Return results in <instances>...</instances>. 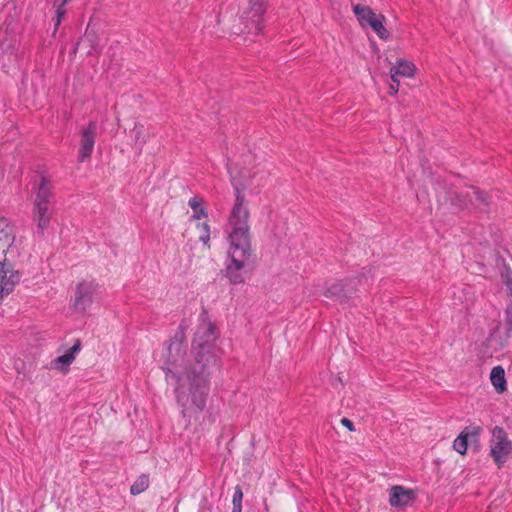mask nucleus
<instances>
[{
    "instance_id": "25",
    "label": "nucleus",
    "mask_w": 512,
    "mask_h": 512,
    "mask_svg": "<svg viewBox=\"0 0 512 512\" xmlns=\"http://www.w3.org/2000/svg\"><path fill=\"white\" fill-rule=\"evenodd\" d=\"M242 500H243V493L239 486L235 488L233 499H232V512H242Z\"/></svg>"
},
{
    "instance_id": "19",
    "label": "nucleus",
    "mask_w": 512,
    "mask_h": 512,
    "mask_svg": "<svg viewBox=\"0 0 512 512\" xmlns=\"http://www.w3.org/2000/svg\"><path fill=\"white\" fill-rule=\"evenodd\" d=\"M384 21L385 17L383 15L375 14V16L368 21L367 26L371 27V29L379 36V38L386 40L390 37V33L383 25Z\"/></svg>"
},
{
    "instance_id": "14",
    "label": "nucleus",
    "mask_w": 512,
    "mask_h": 512,
    "mask_svg": "<svg viewBox=\"0 0 512 512\" xmlns=\"http://www.w3.org/2000/svg\"><path fill=\"white\" fill-rule=\"evenodd\" d=\"M19 280L18 272L12 269L10 262H7L3 272H0V301L13 291Z\"/></svg>"
},
{
    "instance_id": "10",
    "label": "nucleus",
    "mask_w": 512,
    "mask_h": 512,
    "mask_svg": "<svg viewBox=\"0 0 512 512\" xmlns=\"http://www.w3.org/2000/svg\"><path fill=\"white\" fill-rule=\"evenodd\" d=\"M96 135L97 125L95 122H90L87 126L81 129L80 146L78 150L79 162H85L91 157L95 146Z\"/></svg>"
},
{
    "instance_id": "29",
    "label": "nucleus",
    "mask_w": 512,
    "mask_h": 512,
    "mask_svg": "<svg viewBox=\"0 0 512 512\" xmlns=\"http://www.w3.org/2000/svg\"><path fill=\"white\" fill-rule=\"evenodd\" d=\"M9 252L7 251H1L0 250V272H3V269H4V265H6L8 261V258H7V254Z\"/></svg>"
},
{
    "instance_id": "15",
    "label": "nucleus",
    "mask_w": 512,
    "mask_h": 512,
    "mask_svg": "<svg viewBox=\"0 0 512 512\" xmlns=\"http://www.w3.org/2000/svg\"><path fill=\"white\" fill-rule=\"evenodd\" d=\"M416 73L415 66H391L389 79V94L395 95L399 90L402 78H412Z\"/></svg>"
},
{
    "instance_id": "5",
    "label": "nucleus",
    "mask_w": 512,
    "mask_h": 512,
    "mask_svg": "<svg viewBox=\"0 0 512 512\" xmlns=\"http://www.w3.org/2000/svg\"><path fill=\"white\" fill-rule=\"evenodd\" d=\"M53 200L54 194L51 183L45 177H41L32 208V220L36 224L35 234L39 237L44 236L50 225L52 218L50 205Z\"/></svg>"
},
{
    "instance_id": "17",
    "label": "nucleus",
    "mask_w": 512,
    "mask_h": 512,
    "mask_svg": "<svg viewBox=\"0 0 512 512\" xmlns=\"http://www.w3.org/2000/svg\"><path fill=\"white\" fill-rule=\"evenodd\" d=\"M188 206L192 210L190 221H199L208 217V211L205 207L204 199L200 196H193L188 201Z\"/></svg>"
},
{
    "instance_id": "7",
    "label": "nucleus",
    "mask_w": 512,
    "mask_h": 512,
    "mask_svg": "<svg viewBox=\"0 0 512 512\" xmlns=\"http://www.w3.org/2000/svg\"><path fill=\"white\" fill-rule=\"evenodd\" d=\"M489 455L499 469L512 457V440H510L507 432L500 426H495L491 429Z\"/></svg>"
},
{
    "instance_id": "12",
    "label": "nucleus",
    "mask_w": 512,
    "mask_h": 512,
    "mask_svg": "<svg viewBox=\"0 0 512 512\" xmlns=\"http://www.w3.org/2000/svg\"><path fill=\"white\" fill-rule=\"evenodd\" d=\"M414 499V491L400 485L393 486L389 491V503L392 507H407Z\"/></svg>"
},
{
    "instance_id": "24",
    "label": "nucleus",
    "mask_w": 512,
    "mask_h": 512,
    "mask_svg": "<svg viewBox=\"0 0 512 512\" xmlns=\"http://www.w3.org/2000/svg\"><path fill=\"white\" fill-rule=\"evenodd\" d=\"M343 293V286L339 283L330 284L325 291V296L335 300H341Z\"/></svg>"
},
{
    "instance_id": "8",
    "label": "nucleus",
    "mask_w": 512,
    "mask_h": 512,
    "mask_svg": "<svg viewBox=\"0 0 512 512\" xmlns=\"http://www.w3.org/2000/svg\"><path fill=\"white\" fill-rule=\"evenodd\" d=\"M100 295V286L94 280H84L76 287L73 307L78 312H85Z\"/></svg>"
},
{
    "instance_id": "9",
    "label": "nucleus",
    "mask_w": 512,
    "mask_h": 512,
    "mask_svg": "<svg viewBox=\"0 0 512 512\" xmlns=\"http://www.w3.org/2000/svg\"><path fill=\"white\" fill-rule=\"evenodd\" d=\"M482 433L483 427L480 425L471 424L466 426L453 441V449L457 453L465 455L468 444L479 446Z\"/></svg>"
},
{
    "instance_id": "33",
    "label": "nucleus",
    "mask_w": 512,
    "mask_h": 512,
    "mask_svg": "<svg viewBox=\"0 0 512 512\" xmlns=\"http://www.w3.org/2000/svg\"><path fill=\"white\" fill-rule=\"evenodd\" d=\"M207 418H208L209 423H213L216 420V417L212 413H209Z\"/></svg>"
},
{
    "instance_id": "26",
    "label": "nucleus",
    "mask_w": 512,
    "mask_h": 512,
    "mask_svg": "<svg viewBox=\"0 0 512 512\" xmlns=\"http://www.w3.org/2000/svg\"><path fill=\"white\" fill-rule=\"evenodd\" d=\"M56 6V19H55V25H54V31L53 33L55 34L62 19L64 18L65 14H66V10L64 8V6H61V5H55Z\"/></svg>"
},
{
    "instance_id": "21",
    "label": "nucleus",
    "mask_w": 512,
    "mask_h": 512,
    "mask_svg": "<svg viewBox=\"0 0 512 512\" xmlns=\"http://www.w3.org/2000/svg\"><path fill=\"white\" fill-rule=\"evenodd\" d=\"M196 229L198 231L199 241L203 244L204 247L207 249H210V235H211V228L210 225L205 222H199L196 224Z\"/></svg>"
},
{
    "instance_id": "31",
    "label": "nucleus",
    "mask_w": 512,
    "mask_h": 512,
    "mask_svg": "<svg viewBox=\"0 0 512 512\" xmlns=\"http://www.w3.org/2000/svg\"><path fill=\"white\" fill-rule=\"evenodd\" d=\"M341 423H342L345 427H347L350 431H353V430H354L353 423H352V421H350L349 419H347V418H343V419L341 420Z\"/></svg>"
},
{
    "instance_id": "34",
    "label": "nucleus",
    "mask_w": 512,
    "mask_h": 512,
    "mask_svg": "<svg viewBox=\"0 0 512 512\" xmlns=\"http://www.w3.org/2000/svg\"><path fill=\"white\" fill-rule=\"evenodd\" d=\"M507 288L509 290V294L512 297V281L507 282Z\"/></svg>"
},
{
    "instance_id": "27",
    "label": "nucleus",
    "mask_w": 512,
    "mask_h": 512,
    "mask_svg": "<svg viewBox=\"0 0 512 512\" xmlns=\"http://www.w3.org/2000/svg\"><path fill=\"white\" fill-rule=\"evenodd\" d=\"M473 194L475 195L476 199L479 202H481L483 204H487V202H488V195H487V193L479 191V190H474Z\"/></svg>"
},
{
    "instance_id": "11",
    "label": "nucleus",
    "mask_w": 512,
    "mask_h": 512,
    "mask_svg": "<svg viewBox=\"0 0 512 512\" xmlns=\"http://www.w3.org/2000/svg\"><path fill=\"white\" fill-rule=\"evenodd\" d=\"M100 32V25L90 21L84 35L76 44V50H87V53H90L92 50L96 51L100 45Z\"/></svg>"
},
{
    "instance_id": "1",
    "label": "nucleus",
    "mask_w": 512,
    "mask_h": 512,
    "mask_svg": "<svg viewBox=\"0 0 512 512\" xmlns=\"http://www.w3.org/2000/svg\"><path fill=\"white\" fill-rule=\"evenodd\" d=\"M231 184L235 192V201L227 218L224 234L228 243L225 276L233 285L242 284L245 281V268L251 258L250 227L248 224L249 210L243 194L245 190L254 191L263 185L251 175L246 167H240L238 163H228Z\"/></svg>"
},
{
    "instance_id": "18",
    "label": "nucleus",
    "mask_w": 512,
    "mask_h": 512,
    "mask_svg": "<svg viewBox=\"0 0 512 512\" xmlns=\"http://www.w3.org/2000/svg\"><path fill=\"white\" fill-rule=\"evenodd\" d=\"M490 381L498 393H503L507 389L504 368L500 365L492 368L490 372Z\"/></svg>"
},
{
    "instance_id": "4",
    "label": "nucleus",
    "mask_w": 512,
    "mask_h": 512,
    "mask_svg": "<svg viewBox=\"0 0 512 512\" xmlns=\"http://www.w3.org/2000/svg\"><path fill=\"white\" fill-rule=\"evenodd\" d=\"M183 331L177 332L161 349L155 353L160 368L165 371L166 380H174L191 369L187 366V349Z\"/></svg>"
},
{
    "instance_id": "28",
    "label": "nucleus",
    "mask_w": 512,
    "mask_h": 512,
    "mask_svg": "<svg viewBox=\"0 0 512 512\" xmlns=\"http://www.w3.org/2000/svg\"><path fill=\"white\" fill-rule=\"evenodd\" d=\"M386 62H387L386 64H397V65H400V64H413L412 62L407 61L404 58L398 57V56L395 57L394 60H392L389 57H386Z\"/></svg>"
},
{
    "instance_id": "6",
    "label": "nucleus",
    "mask_w": 512,
    "mask_h": 512,
    "mask_svg": "<svg viewBox=\"0 0 512 512\" xmlns=\"http://www.w3.org/2000/svg\"><path fill=\"white\" fill-rule=\"evenodd\" d=\"M266 7V0H258L255 3L253 0H249L243 16L237 24L233 25V33L237 36H244V40L251 37V40L254 41V37L258 36L263 29Z\"/></svg>"
},
{
    "instance_id": "32",
    "label": "nucleus",
    "mask_w": 512,
    "mask_h": 512,
    "mask_svg": "<svg viewBox=\"0 0 512 512\" xmlns=\"http://www.w3.org/2000/svg\"><path fill=\"white\" fill-rule=\"evenodd\" d=\"M70 0H55L54 5L65 6Z\"/></svg>"
},
{
    "instance_id": "3",
    "label": "nucleus",
    "mask_w": 512,
    "mask_h": 512,
    "mask_svg": "<svg viewBox=\"0 0 512 512\" xmlns=\"http://www.w3.org/2000/svg\"><path fill=\"white\" fill-rule=\"evenodd\" d=\"M217 338L218 334L214 323L209 320L206 312H202L192 343V353L196 364L203 370L216 367L218 364L221 349L216 345Z\"/></svg>"
},
{
    "instance_id": "23",
    "label": "nucleus",
    "mask_w": 512,
    "mask_h": 512,
    "mask_svg": "<svg viewBox=\"0 0 512 512\" xmlns=\"http://www.w3.org/2000/svg\"><path fill=\"white\" fill-rule=\"evenodd\" d=\"M149 486V477L145 474L140 475L130 487L132 495H138L144 492Z\"/></svg>"
},
{
    "instance_id": "30",
    "label": "nucleus",
    "mask_w": 512,
    "mask_h": 512,
    "mask_svg": "<svg viewBox=\"0 0 512 512\" xmlns=\"http://www.w3.org/2000/svg\"><path fill=\"white\" fill-rule=\"evenodd\" d=\"M506 322L510 329H512V308L506 309Z\"/></svg>"
},
{
    "instance_id": "2",
    "label": "nucleus",
    "mask_w": 512,
    "mask_h": 512,
    "mask_svg": "<svg viewBox=\"0 0 512 512\" xmlns=\"http://www.w3.org/2000/svg\"><path fill=\"white\" fill-rule=\"evenodd\" d=\"M200 372L190 370L181 376H177L174 389L177 403L182 407V413L195 409L202 412L207 404L210 392L209 374L200 367Z\"/></svg>"
},
{
    "instance_id": "20",
    "label": "nucleus",
    "mask_w": 512,
    "mask_h": 512,
    "mask_svg": "<svg viewBox=\"0 0 512 512\" xmlns=\"http://www.w3.org/2000/svg\"><path fill=\"white\" fill-rule=\"evenodd\" d=\"M353 12L362 26H366L376 14L369 6L361 4L354 5Z\"/></svg>"
},
{
    "instance_id": "22",
    "label": "nucleus",
    "mask_w": 512,
    "mask_h": 512,
    "mask_svg": "<svg viewBox=\"0 0 512 512\" xmlns=\"http://www.w3.org/2000/svg\"><path fill=\"white\" fill-rule=\"evenodd\" d=\"M133 139L135 141V144L139 147V149H142L144 144L148 141V134L145 131V128L141 124H136L132 130Z\"/></svg>"
},
{
    "instance_id": "16",
    "label": "nucleus",
    "mask_w": 512,
    "mask_h": 512,
    "mask_svg": "<svg viewBox=\"0 0 512 512\" xmlns=\"http://www.w3.org/2000/svg\"><path fill=\"white\" fill-rule=\"evenodd\" d=\"M14 240V225L11 220L5 217H0V250L9 252Z\"/></svg>"
},
{
    "instance_id": "13",
    "label": "nucleus",
    "mask_w": 512,
    "mask_h": 512,
    "mask_svg": "<svg viewBox=\"0 0 512 512\" xmlns=\"http://www.w3.org/2000/svg\"><path fill=\"white\" fill-rule=\"evenodd\" d=\"M80 350L81 342L79 339H76L73 346L70 347L63 355L58 356L51 361L50 368L64 373L67 372L69 366L73 363Z\"/></svg>"
}]
</instances>
